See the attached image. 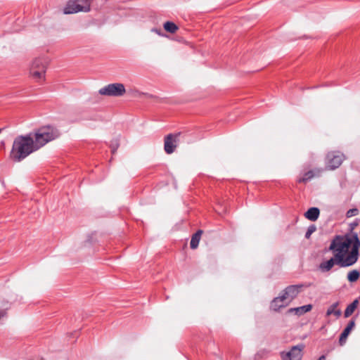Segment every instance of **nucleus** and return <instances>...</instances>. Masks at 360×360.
<instances>
[{"instance_id": "nucleus-1", "label": "nucleus", "mask_w": 360, "mask_h": 360, "mask_svg": "<svg viewBox=\"0 0 360 360\" xmlns=\"http://www.w3.org/2000/svg\"><path fill=\"white\" fill-rule=\"evenodd\" d=\"M360 241L357 233H350L344 236H336L332 240L329 249L333 251L337 264L342 267L354 264L359 258Z\"/></svg>"}, {"instance_id": "nucleus-2", "label": "nucleus", "mask_w": 360, "mask_h": 360, "mask_svg": "<svg viewBox=\"0 0 360 360\" xmlns=\"http://www.w3.org/2000/svg\"><path fill=\"white\" fill-rule=\"evenodd\" d=\"M37 150L32 136L29 133L15 138L10 157L15 162H20Z\"/></svg>"}, {"instance_id": "nucleus-3", "label": "nucleus", "mask_w": 360, "mask_h": 360, "mask_svg": "<svg viewBox=\"0 0 360 360\" xmlns=\"http://www.w3.org/2000/svg\"><path fill=\"white\" fill-rule=\"evenodd\" d=\"M38 150L49 141L58 136V131L50 126H44L30 133Z\"/></svg>"}, {"instance_id": "nucleus-4", "label": "nucleus", "mask_w": 360, "mask_h": 360, "mask_svg": "<svg viewBox=\"0 0 360 360\" xmlns=\"http://www.w3.org/2000/svg\"><path fill=\"white\" fill-rule=\"evenodd\" d=\"M48 61L44 58H37L31 63L30 68V77L36 82H42L45 80Z\"/></svg>"}, {"instance_id": "nucleus-5", "label": "nucleus", "mask_w": 360, "mask_h": 360, "mask_svg": "<svg viewBox=\"0 0 360 360\" xmlns=\"http://www.w3.org/2000/svg\"><path fill=\"white\" fill-rule=\"evenodd\" d=\"M92 0H69L64 8L65 14H72L78 12H88Z\"/></svg>"}, {"instance_id": "nucleus-6", "label": "nucleus", "mask_w": 360, "mask_h": 360, "mask_svg": "<svg viewBox=\"0 0 360 360\" xmlns=\"http://www.w3.org/2000/svg\"><path fill=\"white\" fill-rule=\"evenodd\" d=\"M98 92L103 96L118 97L123 96L126 90L124 84L121 83H114L100 89Z\"/></svg>"}, {"instance_id": "nucleus-7", "label": "nucleus", "mask_w": 360, "mask_h": 360, "mask_svg": "<svg viewBox=\"0 0 360 360\" xmlns=\"http://www.w3.org/2000/svg\"><path fill=\"white\" fill-rule=\"evenodd\" d=\"M345 159V156L340 152H330L326 156V167L330 170L338 168Z\"/></svg>"}, {"instance_id": "nucleus-8", "label": "nucleus", "mask_w": 360, "mask_h": 360, "mask_svg": "<svg viewBox=\"0 0 360 360\" xmlns=\"http://www.w3.org/2000/svg\"><path fill=\"white\" fill-rule=\"evenodd\" d=\"M304 347V346L301 344L293 346L288 352H281V358L282 360H301Z\"/></svg>"}, {"instance_id": "nucleus-9", "label": "nucleus", "mask_w": 360, "mask_h": 360, "mask_svg": "<svg viewBox=\"0 0 360 360\" xmlns=\"http://www.w3.org/2000/svg\"><path fill=\"white\" fill-rule=\"evenodd\" d=\"M181 133L169 134L165 137L164 149L166 153H172L179 141Z\"/></svg>"}, {"instance_id": "nucleus-10", "label": "nucleus", "mask_w": 360, "mask_h": 360, "mask_svg": "<svg viewBox=\"0 0 360 360\" xmlns=\"http://www.w3.org/2000/svg\"><path fill=\"white\" fill-rule=\"evenodd\" d=\"M302 285H289L284 290L282 294L283 298L285 300L291 301L293 300L300 292Z\"/></svg>"}, {"instance_id": "nucleus-11", "label": "nucleus", "mask_w": 360, "mask_h": 360, "mask_svg": "<svg viewBox=\"0 0 360 360\" xmlns=\"http://www.w3.org/2000/svg\"><path fill=\"white\" fill-rule=\"evenodd\" d=\"M323 172L322 169H316L314 170H310L304 173L302 178L298 179L299 183H306L307 181L311 179L315 176H320Z\"/></svg>"}, {"instance_id": "nucleus-12", "label": "nucleus", "mask_w": 360, "mask_h": 360, "mask_svg": "<svg viewBox=\"0 0 360 360\" xmlns=\"http://www.w3.org/2000/svg\"><path fill=\"white\" fill-rule=\"evenodd\" d=\"M335 264H337V259L334 257L327 261L321 262L319 265V269L323 272H328L334 266Z\"/></svg>"}, {"instance_id": "nucleus-13", "label": "nucleus", "mask_w": 360, "mask_h": 360, "mask_svg": "<svg viewBox=\"0 0 360 360\" xmlns=\"http://www.w3.org/2000/svg\"><path fill=\"white\" fill-rule=\"evenodd\" d=\"M285 300L283 298V295H280L278 297L274 299L271 303V309L274 311H278L281 308L284 307L286 304L285 303Z\"/></svg>"}, {"instance_id": "nucleus-14", "label": "nucleus", "mask_w": 360, "mask_h": 360, "mask_svg": "<svg viewBox=\"0 0 360 360\" xmlns=\"http://www.w3.org/2000/svg\"><path fill=\"white\" fill-rule=\"evenodd\" d=\"M339 302H336L331 304L327 309L326 316L335 315L337 318L341 316V310L338 309Z\"/></svg>"}, {"instance_id": "nucleus-15", "label": "nucleus", "mask_w": 360, "mask_h": 360, "mask_svg": "<svg viewBox=\"0 0 360 360\" xmlns=\"http://www.w3.org/2000/svg\"><path fill=\"white\" fill-rule=\"evenodd\" d=\"M320 212L317 207L309 208L304 214L307 219L311 221H316L319 216Z\"/></svg>"}, {"instance_id": "nucleus-16", "label": "nucleus", "mask_w": 360, "mask_h": 360, "mask_svg": "<svg viewBox=\"0 0 360 360\" xmlns=\"http://www.w3.org/2000/svg\"><path fill=\"white\" fill-rule=\"evenodd\" d=\"M312 309L311 304H307L300 307L291 308L289 309V312H295L297 315L304 314L306 312L311 311Z\"/></svg>"}, {"instance_id": "nucleus-17", "label": "nucleus", "mask_w": 360, "mask_h": 360, "mask_svg": "<svg viewBox=\"0 0 360 360\" xmlns=\"http://www.w3.org/2000/svg\"><path fill=\"white\" fill-rule=\"evenodd\" d=\"M202 233V231L198 230L195 234L192 236L190 243L191 249H196L198 248Z\"/></svg>"}, {"instance_id": "nucleus-18", "label": "nucleus", "mask_w": 360, "mask_h": 360, "mask_svg": "<svg viewBox=\"0 0 360 360\" xmlns=\"http://www.w3.org/2000/svg\"><path fill=\"white\" fill-rule=\"evenodd\" d=\"M358 303V300H355L347 307L345 311V317L347 318L353 314V312L357 307Z\"/></svg>"}, {"instance_id": "nucleus-19", "label": "nucleus", "mask_w": 360, "mask_h": 360, "mask_svg": "<svg viewBox=\"0 0 360 360\" xmlns=\"http://www.w3.org/2000/svg\"><path fill=\"white\" fill-rule=\"evenodd\" d=\"M163 27L167 32L171 34H174L178 30L177 25L171 21H167L165 22Z\"/></svg>"}, {"instance_id": "nucleus-20", "label": "nucleus", "mask_w": 360, "mask_h": 360, "mask_svg": "<svg viewBox=\"0 0 360 360\" xmlns=\"http://www.w3.org/2000/svg\"><path fill=\"white\" fill-rule=\"evenodd\" d=\"M359 276L360 272L356 269H354L348 273L347 280L351 283H354L359 278Z\"/></svg>"}, {"instance_id": "nucleus-21", "label": "nucleus", "mask_w": 360, "mask_h": 360, "mask_svg": "<svg viewBox=\"0 0 360 360\" xmlns=\"http://www.w3.org/2000/svg\"><path fill=\"white\" fill-rule=\"evenodd\" d=\"M350 332L351 331H349L345 328L344 329V330L341 333V335L340 336V339H339V343L340 345H343L346 342L347 338L348 335H349Z\"/></svg>"}, {"instance_id": "nucleus-22", "label": "nucleus", "mask_w": 360, "mask_h": 360, "mask_svg": "<svg viewBox=\"0 0 360 360\" xmlns=\"http://www.w3.org/2000/svg\"><path fill=\"white\" fill-rule=\"evenodd\" d=\"M359 213V210L358 209L356 208H353V209H350L349 210L347 213H346V216L347 217L349 218V217H352L353 216H356Z\"/></svg>"}, {"instance_id": "nucleus-23", "label": "nucleus", "mask_w": 360, "mask_h": 360, "mask_svg": "<svg viewBox=\"0 0 360 360\" xmlns=\"http://www.w3.org/2000/svg\"><path fill=\"white\" fill-rule=\"evenodd\" d=\"M316 230V227L314 226H310L307 232H306V234H305V238H309V237L311 236V233H314Z\"/></svg>"}, {"instance_id": "nucleus-24", "label": "nucleus", "mask_w": 360, "mask_h": 360, "mask_svg": "<svg viewBox=\"0 0 360 360\" xmlns=\"http://www.w3.org/2000/svg\"><path fill=\"white\" fill-rule=\"evenodd\" d=\"M355 326V322L354 320H351L349 323L347 324V326H346L345 329L351 331L353 328Z\"/></svg>"}, {"instance_id": "nucleus-25", "label": "nucleus", "mask_w": 360, "mask_h": 360, "mask_svg": "<svg viewBox=\"0 0 360 360\" xmlns=\"http://www.w3.org/2000/svg\"><path fill=\"white\" fill-rule=\"evenodd\" d=\"M152 32L156 33L157 34L160 35V36H162V33H161V30H158L157 28H153L151 30Z\"/></svg>"}, {"instance_id": "nucleus-26", "label": "nucleus", "mask_w": 360, "mask_h": 360, "mask_svg": "<svg viewBox=\"0 0 360 360\" xmlns=\"http://www.w3.org/2000/svg\"><path fill=\"white\" fill-rule=\"evenodd\" d=\"M326 357L325 355L321 356L318 360H326Z\"/></svg>"}]
</instances>
